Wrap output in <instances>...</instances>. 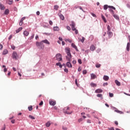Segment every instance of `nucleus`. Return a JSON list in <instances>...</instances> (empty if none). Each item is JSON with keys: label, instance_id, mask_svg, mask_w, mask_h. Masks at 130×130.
<instances>
[{"label": "nucleus", "instance_id": "obj_35", "mask_svg": "<svg viewBox=\"0 0 130 130\" xmlns=\"http://www.w3.org/2000/svg\"><path fill=\"white\" fill-rule=\"evenodd\" d=\"M97 97H100V98H101L102 100L103 99L102 94H98Z\"/></svg>", "mask_w": 130, "mask_h": 130}, {"label": "nucleus", "instance_id": "obj_41", "mask_svg": "<svg viewBox=\"0 0 130 130\" xmlns=\"http://www.w3.org/2000/svg\"><path fill=\"white\" fill-rule=\"evenodd\" d=\"M109 11L111 13V14H112V15H114V11L112 9H109Z\"/></svg>", "mask_w": 130, "mask_h": 130}, {"label": "nucleus", "instance_id": "obj_20", "mask_svg": "<svg viewBox=\"0 0 130 130\" xmlns=\"http://www.w3.org/2000/svg\"><path fill=\"white\" fill-rule=\"evenodd\" d=\"M75 9H80V10H81V11L85 12V11H84V10H83V8H82V7L81 6H76L75 7Z\"/></svg>", "mask_w": 130, "mask_h": 130}, {"label": "nucleus", "instance_id": "obj_16", "mask_svg": "<svg viewBox=\"0 0 130 130\" xmlns=\"http://www.w3.org/2000/svg\"><path fill=\"white\" fill-rule=\"evenodd\" d=\"M7 3L8 5H13V0H7Z\"/></svg>", "mask_w": 130, "mask_h": 130}, {"label": "nucleus", "instance_id": "obj_2", "mask_svg": "<svg viewBox=\"0 0 130 130\" xmlns=\"http://www.w3.org/2000/svg\"><path fill=\"white\" fill-rule=\"evenodd\" d=\"M68 110H70V107H67L64 108L63 112L66 114H72V112H69Z\"/></svg>", "mask_w": 130, "mask_h": 130}, {"label": "nucleus", "instance_id": "obj_44", "mask_svg": "<svg viewBox=\"0 0 130 130\" xmlns=\"http://www.w3.org/2000/svg\"><path fill=\"white\" fill-rule=\"evenodd\" d=\"M83 75H86L87 74V70H83Z\"/></svg>", "mask_w": 130, "mask_h": 130}, {"label": "nucleus", "instance_id": "obj_39", "mask_svg": "<svg viewBox=\"0 0 130 130\" xmlns=\"http://www.w3.org/2000/svg\"><path fill=\"white\" fill-rule=\"evenodd\" d=\"M126 49L128 51L129 50V43L127 44Z\"/></svg>", "mask_w": 130, "mask_h": 130}, {"label": "nucleus", "instance_id": "obj_58", "mask_svg": "<svg viewBox=\"0 0 130 130\" xmlns=\"http://www.w3.org/2000/svg\"><path fill=\"white\" fill-rule=\"evenodd\" d=\"M34 36H35V35L33 34V35L30 37V39H33V38H34Z\"/></svg>", "mask_w": 130, "mask_h": 130}, {"label": "nucleus", "instance_id": "obj_38", "mask_svg": "<svg viewBox=\"0 0 130 130\" xmlns=\"http://www.w3.org/2000/svg\"><path fill=\"white\" fill-rule=\"evenodd\" d=\"M28 109L29 111H31V110H33V107H32V106H30L29 107H28Z\"/></svg>", "mask_w": 130, "mask_h": 130}, {"label": "nucleus", "instance_id": "obj_22", "mask_svg": "<svg viewBox=\"0 0 130 130\" xmlns=\"http://www.w3.org/2000/svg\"><path fill=\"white\" fill-rule=\"evenodd\" d=\"M115 83L117 86H120L121 84L117 80H115Z\"/></svg>", "mask_w": 130, "mask_h": 130}, {"label": "nucleus", "instance_id": "obj_29", "mask_svg": "<svg viewBox=\"0 0 130 130\" xmlns=\"http://www.w3.org/2000/svg\"><path fill=\"white\" fill-rule=\"evenodd\" d=\"M113 17L116 19V20H119V17L117 16V15L114 14L113 15Z\"/></svg>", "mask_w": 130, "mask_h": 130}, {"label": "nucleus", "instance_id": "obj_61", "mask_svg": "<svg viewBox=\"0 0 130 130\" xmlns=\"http://www.w3.org/2000/svg\"><path fill=\"white\" fill-rule=\"evenodd\" d=\"M91 15L93 17H96V15L94 13H91Z\"/></svg>", "mask_w": 130, "mask_h": 130}, {"label": "nucleus", "instance_id": "obj_33", "mask_svg": "<svg viewBox=\"0 0 130 130\" xmlns=\"http://www.w3.org/2000/svg\"><path fill=\"white\" fill-rule=\"evenodd\" d=\"M65 41H66V42H69L70 43H72V40L70 39H65Z\"/></svg>", "mask_w": 130, "mask_h": 130}, {"label": "nucleus", "instance_id": "obj_4", "mask_svg": "<svg viewBox=\"0 0 130 130\" xmlns=\"http://www.w3.org/2000/svg\"><path fill=\"white\" fill-rule=\"evenodd\" d=\"M108 8H109V9H112L113 10H115V7H113V6H108L107 5H105L104 6V10H107V9H108Z\"/></svg>", "mask_w": 130, "mask_h": 130}, {"label": "nucleus", "instance_id": "obj_47", "mask_svg": "<svg viewBox=\"0 0 130 130\" xmlns=\"http://www.w3.org/2000/svg\"><path fill=\"white\" fill-rule=\"evenodd\" d=\"M109 96H110V97H111V98H112V97H113V96H114V94H113V93H109Z\"/></svg>", "mask_w": 130, "mask_h": 130}, {"label": "nucleus", "instance_id": "obj_62", "mask_svg": "<svg viewBox=\"0 0 130 130\" xmlns=\"http://www.w3.org/2000/svg\"><path fill=\"white\" fill-rule=\"evenodd\" d=\"M74 31H75L76 34H78V30L76 29Z\"/></svg>", "mask_w": 130, "mask_h": 130}, {"label": "nucleus", "instance_id": "obj_63", "mask_svg": "<svg viewBox=\"0 0 130 130\" xmlns=\"http://www.w3.org/2000/svg\"><path fill=\"white\" fill-rule=\"evenodd\" d=\"M0 49H3V45L0 44Z\"/></svg>", "mask_w": 130, "mask_h": 130}, {"label": "nucleus", "instance_id": "obj_50", "mask_svg": "<svg viewBox=\"0 0 130 130\" xmlns=\"http://www.w3.org/2000/svg\"><path fill=\"white\" fill-rule=\"evenodd\" d=\"M67 29H68L69 30V31H71V27L67 26Z\"/></svg>", "mask_w": 130, "mask_h": 130}, {"label": "nucleus", "instance_id": "obj_1", "mask_svg": "<svg viewBox=\"0 0 130 130\" xmlns=\"http://www.w3.org/2000/svg\"><path fill=\"white\" fill-rule=\"evenodd\" d=\"M65 50L68 55L66 56V59L68 61H71V60L72 59V54H71V50L69 48H66Z\"/></svg>", "mask_w": 130, "mask_h": 130}, {"label": "nucleus", "instance_id": "obj_59", "mask_svg": "<svg viewBox=\"0 0 130 130\" xmlns=\"http://www.w3.org/2000/svg\"><path fill=\"white\" fill-rule=\"evenodd\" d=\"M87 123H91V120H87Z\"/></svg>", "mask_w": 130, "mask_h": 130}, {"label": "nucleus", "instance_id": "obj_48", "mask_svg": "<svg viewBox=\"0 0 130 130\" xmlns=\"http://www.w3.org/2000/svg\"><path fill=\"white\" fill-rule=\"evenodd\" d=\"M23 25V21H20L19 22V26H22Z\"/></svg>", "mask_w": 130, "mask_h": 130}, {"label": "nucleus", "instance_id": "obj_26", "mask_svg": "<svg viewBox=\"0 0 130 130\" xmlns=\"http://www.w3.org/2000/svg\"><path fill=\"white\" fill-rule=\"evenodd\" d=\"M59 18H61V20H64V16H63V15L62 14H60L59 15Z\"/></svg>", "mask_w": 130, "mask_h": 130}, {"label": "nucleus", "instance_id": "obj_21", "mask_svg": "<svg viewBox=\"0 0 130 130\" xmlns=\"http://www.w3.org/2000/svg\"><path fill=\"white\" fill-rule=\"evenodd\" d=\"M8 52H9V51H8L7 49H5L3 51V54H4V55L8 54Z\"/></svg>", "mask_w": 130, "mask_h": 130}, {"label": "nucleus", "instance_id": "obj_53", "mask_svg": "<svg viewBox=\"0 0 130 130\" xmlns=\"http://www.w3.org/2000/svg\"><path fill=\"white\" fill-rule=\"evenodd\" d=\"M64 72H65L66 73H68V72H69V70H68V69H67V68H65V69H64Z\"/></svg>", "mask_w": 130, "mask_h": 130}, {"label": "nucleus", "instance_id": "obj_14", "mask_svg": "<svg viewBox=\"0 0 130 130\" xmlns=\"http://www.w3.org/2000/svg\"><path fill=\"white\" fill-rule=\"evenodd\" d=\"M42 42L43 43H46V44H48V45L50 44V43L47 40H43L42 41Z\"/></svg>", "mask_w": 130, "mask_h": 130}, {"label": "nucleus", "instance_id": "obj_19", "mask_svg": "<svg viewBox=\"0 0 130 130\" xmlns=\"http://www.w3.org/2000/svg\"><path fill=\"white\" fill-rule=\"evenodd\" d=\"M67 66L68 68H72L73 66H72V63L70 62H67Z\"/></svg>", "mask_w": 130, "mask_h": 130}, {"label": "nucleus", "instance_id": "obj_12", "mask_svg": "<svg viewBox=\"0 0 130 130\" xmlns=\"http://www.w3.org/2000/svg\"><path fill=\"white\" fill-rule=\"evenodd\" d=\"M79 40L83 43H84V41H85V38H84L83 37H80L79 38Z\"/></svg>", "mask_w": 130, "mask_h": 130}, {"label": "nucleus", "instance_id": "obj_55", "mask_svg": "<svg viewBox=\"0 0 130 130\" xmlns=\"http://www.w3.org/2000/svg\"><path fill=\"white\" fill-rule=\"evenodd\" d=\"M62 129L67 130V129H68V127H65V126H63V127H62Z\"/></svg>", "mask_w": 130, "mask_h": 130}, {"label": "nucleus", "instance_id": "obj_3", "mask_svg": "<svg viewBox=\"0 0 130 130\" xmlns=\"http://www.w3.org/2000/svg\"><path fill=\"white\" fill-rule=\"evenodd\" d=\"M56 57L58 61H61V60H62V56H61V54H60V53L57 54L56 55Z\"/></svg>", "mask_w": 130, "mask_h": 130}, {"label": "nucleus", "instance_id": "obj_23", "mask_svg": "<svg viewBox=\"0 0 130 130\" xmlns=\"http://www.w3.org/2000/svg\"><path fill=\"white\" fill-rule=\"evenodd\" d=\"M0 9L2 10H5V6H4V5L1 3H0Z\"/></svg>", "mask_w": 130, "mask_h": 130}, {"label": "nucleus", "instance_id": "obj_40", "mask_svg": "<svg viewBox=\"0 0 130 130\" xmlns=\"http://www.w3.org/2000/svg\"><path fill=\"white\" fill-rule=\"evenodd\" d=\"M95 67L97 68H100L101 67V64L97 63L95 64Z\"/></svg>", "mask_w": 130, "mask_h": 130}, {"label": "nucleus", "instance_id": "obj_34", "mask_svg": "<svg viewBox=\"0 0 130 130\" xmlns=\"http://www.w3.org/2000/svg\"><path fill=\"white\" fill-rule=\"evenodd\" d=\"M116 112H117V113H120V114H123V112L120 111L119 110H115Z\"/></svg>", "mask_w": 130, "mask_h": 130}, {"label": "nucleus", "instance_id": "obj_52", "mask_svg": "<svg viewBox=\"0 0 130 130\" xmlns=\"http://www.w3.org/2000/svg\"><path fill=\"white\" fill-rule=\"evenodd\" d=\"M25 19H26V17H23L21 19L20 21L23 22V20H25Z\"/></svg>", "mask_w": 130, "mask_h": 130}, {"label": "nucleus", "instance_id": "obj_31", "mask_svg": "<svg viewBox=\"0 0 130 130\" xmlns=\"http://www.w3.org/2000/svg\"><path fill=\"white\" fill-rule=\"evenodd\" d=\"M9 13H10V11L9 10V9H6L5 11V14L9 15Z\"/></svg>", "mask_w": 130, "mask_h": 130}, {"label": "nucleus", "instance_id": "obj_51", "mask_svg": "<svg viewBox=\"0 0 130 130\" xmlns=\"http://www.w3.org/2000/svg\"><path fill=\"white\" fill-rule=\"evenodd\" d=\"M1 130H6V125H4Z\"/></svg>", "mask_w": 130, "mask_h": 130}, {"label": "nucleus", "instance_id": "obj_24", "mask_svg": "<svg viewBox=\"0 0 130 130\" xmlns=\"http://www.w3.org/2000/svg\"><path fill=\"white\" fill-rule=\"evenodd\" d=\"M54 31H59V28L57 26H55L53 27Z\"/></svg>", "mask_w": 130, "mask_h": 130}, {"label": "nucleus", "instance_id": "obj_15", "mask_svg": "<svg viewBox=\"0 0 130 130\" xmlns=\"http://www.w3.org/2000/svg\"><path fill=\"white\" fill-rule=\"evenodd\" d=\"M95 93H102V92H103V90L101 89H98L95 90Z\"/></svg>", "mask_w": 130, "mask_h": 130}, {"label": "nucleus", "instance_id": "obj_8", "mask_svg": "<svg viewBox=\"0 0 130 130\" xmlns=\"http://www.w3.org/2000/svg\"><path fill=\"white\" fill-rule=\"evenodd\" d=\"M49 104H50V105H51L52 106H54V105H55V104H56V102H55L54 101H50Z\"/></svg>", "mask_w": 130, "mask_h": 130}, {"label": "nucleus", "instance_id": "obj_13", "mask_svg": "<svg viewBox=\"0 0 130 130\" xmlns=\"http://www.w3.org/2000/svg\"><path fill=\"white\" fill-rule=\"evenodd\" d=\"M107 34L108 35L109 38H111L113 35V34L111 31H108Z\"/></svg>", "mask_w": 130, "mask_h": 130}, {"label": "nucleus", "instance_id": "obj_32", "mask_svg": "<svg viewBox=\"0 0 130 130\" xmlns=\"http://www.w3.org/2000/svg\"><path fill=\"white\" fill-rule=\"evenodd\" d=\"M58 6L57 5H55L54 6V10H55L56 11H57V10H58Z\"/></svg>", "mask_w": 130, "mask_h": 130}, {"label": "nucleus", "instance_id": "obj_25", "mask_svg": "<svg viewBox=\"0 0 130 130\" xmlns=\"http://www.w3.org/2000/svg\"><path fill=\"white\" fill-rule=\"evenodd\" d=\"M102 19H103V20L105 23H106L107 22L106 21V18H105V17L103 15H102Z\"/></svg>", "mask_w": 130, "mask_h": 130}, {"label": "nucleus", "instance_id": "obj_9", "mask_svg": "<svg viewBox=\"0 0 130 130\" xmlns=\"http://www.w3.org/2000/svg\"><path fill=\"white\" fill-rule=\"evenodd\" d=\"M71 45L73 48H75L76 51H79V49H78V47H77V46H76L75 44L72 43Z\"/></svg>", "mask_w": 130, "mask_h": 130}, {"label": "nucleus", "instance_id": "obj_5", "mask_svg": "<svg viewBox=\"0 0 130 130\" xmlns=\"http://www.w3.org/2000/svg\"><path fill=\"white\" fill-rule=\"evenodd\" d=\"M12 58H13V59H18V58H19V56H18V54L16 52V51H14L13 52Z\"/></svg>", "mask_w": 130, "mask_h": 130}, {"label": "nucleus", "instance_id": "obj_54", "mask_svg": "<svg viewBox=\"0 0 130 130\" xmlns=\"http://www.w3.org/2000/svg\"><path fill=\"white\" fill-rule=\"evenodd\" d=\"M107 85H108V83L107 82L103 84L104 87H105V86H107Z\"/></svg>", "mask_w": 130, "mask_h": 130}, {"label": "nucleus", "instance_id": "obj_57", "mask_svg": "<svg viewBox=\"0 0 130 130\" xmlns=\"http://www.w3.org/2000/svg\"><path fill=\"white\" fill-rule=\"evenodd\" d=\"M115 124H116V125H118V122H117V121H115Z\"/></svg>", "mask_w": 130, "mask_h": 130}, {"label": "nucleus", "instance_id": "obj_11", "mask_svg": "<svg viewBox=\"0 0 130 130\" xmlns=\"http://www.w3.org/2000/svg\"><path fill=\"white\" fill-rule=\"evenodd\" d=\"M91 76V79L92 80H94V79H96V78H97V76H96V75L93 73L90 74Z\"/></svg>", "mask_w": 130, "mask_h": 130}, {"label": "nucleus", "instance_id": "obj_60", "mask_svg": "<svg viewBox=\"0 0 130 130\" xmlns=\"http://www.w3.org/2000/svg\"><path fill=\"white\" fill-rule=\"evenodd\" d=\"M15 119H13V120H11L12 123H15Z\"/></svg>", "mask_w": 130, "mask_h": 130}, {"label": "nucleus", "instance_id": "obj_30", "mask_svg": "<svg viewBox=\"0 0 130 130\" xmlns=\"http://www.w3.org/2000/svg\"><path fill=\"white\" fill-rule=\"evenodd\" d=\"M23 27H19L18 29L16 30V33H19L20 31H22Z\"/></svg>", "mask_w": 130, "mask_h": 130}, {"label": "nucleus", "instance_id": "obj_10", "mask_svg": "<svg viewBox=\"0 0 130 130\" xmlns=\"http://www.w3.org/2000/svg\"><path fill=\"white\" fill-rule=\"evenodd\" d=\"M90 49L91 50V51H94L95 49H96V47H95V46L94 45H91L90 47Z\"/></svg>", "mask_w": 130, "mask_h": 130}, {"label": "nucleus", "instance_id": "obj_7", "mask_svg": "<svg viewBox=\"0 0 130 130\" xmlns=\"http://www.w3.org/2000/svg\"><path fill=\"white\" fill-rule=\"evenodd\" d=\"M70 26L72 27V29L73 30V31H75L76 29V24L75 23V22L74 21H72L71 22V24H70Z\"/></svg>", "mask_w": 130, "mask_h": 130}, {"label": "nucleus", "instance_id": "obj_27", "mask_svg": "<svg viewBox=\"0 0 130 130\" xmlns=\"http://www.w3.org/2000/svg\"><path fill=\"white\" fill-rule=\"evenodd\" d=\"M90 86L91 87H97V84L92 82L91 83H90Z\"/></svg>", "mask_w": 130, "mask_h": 130}, {"label": "nucleus", "instance_id": "obj_56", "mask_svg": "<svg viewBox=\"0 0 130 130\" xmlns=\"http://www.w3.org/2000/svg\"><path fill=\"white\" fill-rule=\"evenodd\" d=\"M49 24H50V25H52V24H53V23L52 22V21L50 20L49 21Z\"/></svg>", "mask_w": 130, "mask_h": 130}, {"label": "nucleus", "instance_id": "obj_42", "mask_svg": "<svg viewBox=\"0 0 130 130\" xmlns=\"http://www.w3.org/2000/svg\"><path fill=\"white\" fill-rule=\"evenodd\" d=\"M107 29H108V32L110 31V30H111V28H110V26L109 25L107 26Z\"/></svg>", "mask_w": 130, "mask_h": 130}, {"label": "nucleus", "instance_id": "obj_6", "mask_svg": "<svg viewBox=\"0 0 130 130\" xmlns=\"http://www.w3.org/2000/svg\"><path fill=\"white\" fill-rule=\"evenodd\" d=\"M37 46L38 47H40V48H42V46H43V43L42 41L41 42H37L36 43Z\"/></svg>", "mask_w": 130, "mask_h": 130}, {"label": "nucleus", "instance_id": "obj_64", "mask_svg": "<svg viewBox=\"0 0 130 130\" xmlns=\"http://www.w3.org/2000/svg\"><path fill=\"white\" fill-rule=\"evenodd\" d=\"M109 130H114V128L111 127V128H109Z\"/></svg>", "mask_w": 130, "mask_h": 130}, {"label": "nucleus", "instance_id": "obj_28", "mask_svg": "<svg viewBox=\"0 0 130 130\" xmlns=\"http://www.w3.org/2000/svg\"><path fill=\"white\" fill-rule=\"evenodd\" d=\"M56 65L57 66H59V68H62V65H61V63H60V62L56 63Z\"/></svg>", "mask_w": 130, "mask_h": 130}, {"label": "nucleus", "instance_id": "obj_43", "mask_svg": "<svg viewBox=\"0 0 130 130\" xmlns=\"http://www.w3.org/2000/svg\"><path fill=\"white\" fill-rule=\"evenodd\" d=\"M29 117L30 118H31V119H35V117H34L33 116H32V115H29Z\"/></svg>", "mask_w": 130, "mask_h": 130}, {"label": "nucleus", "instance_id": "obj_37", "mask_svg": "<svg viewBox=\"0 0 130 130\" xmlns=\"http://www.w3.org/2000/svg\"><path fill=\"white\" fill-rule=\"evenodd\" d=\"M3 68H4V73H6L8 71V69H7V68H6V66L3 65Z\"/></svg>", "mask_w": 130, "mask_h": 130}, {"label": "nucleus", "instance_id": "obj_45", "mask_svg": "<svg viewBox=\"0 0 130 130\" xmlns=\"http://www.w3.org/2000/svg\"><path fill=\"white\" fill-rule=\"evenodd\" d=\"M78 62L80 64H82V60L81 59H79Z\"/></svg>", "mask_w": 130, "mask_h": 130}, {"label": "nucleus", "instance_id": "obj_18", "mask_svg": "<svg viewBox=\"0 0 130 130\" xmlns=\"http://www.w3.org/2000/svg\"><path fill=\"white\" fill-rule=\"evenodd\" d=\"M23 35H24V36H28L29 35V32H28V31L27 30H25L23 32Z\"/></svg>", "mask_w": 130, "mask_h": 130}, {"label": "nucleus", "instance_id": "obj_36", "mask_svg": "<svg viewBox=\"0 0 130 130\" xmlns=\"http://www.w3.org/2000/svg\"><path fill=\"white\" fill-rule=\"evenodd\" d=\"M46 126H47V127H49V126H50V122L48 121L47 123H46Z\"/></svg>", "mask_w": 130, "mask_h": 130}, {"label": "nucleus", "instance_id": "obj_46", "mask_svg": "<svg viewBox=\"0 0 130 130\" xmlns=\"http://www.w3.org/2000/svg\"><path fill=\"white\" fill-rule=\"evenodd\" d=\"M11 48H12V49H13V50H15V49L16 48V47H15V46H14V45H12V46H11Z\"/></svg>", "mask_w": 130, "mask_h": 130}, {"label": "nucleus", "instance_id": "obj_17", "mask_svg": "<svg viewBox=\"0 0 130 130\" xmlns=\"http://www.w3.org/2000/svg\"><path fill=\"white\" fill-rule=\"evenodd\" d=\"M103 79L105 81H108L109 80V77L108 76L105 75L103 77Z\"/></svg>", "mask_w": 130, "mask_h": 130}, {"label": "nucleus", "instance_id": "obj_49", "mask_svg": "<svg viewBox=\"0 0 130 130\" xmlns=\"http://www.w3.org/2000/svg\"><path fill=\"white\" fill-rule=\"evenodd\" d=\"M40 106H42L43 105V101H41L39 104Z\"/></svg>", "mask_w": 130, "mask_h": 130}]
</instances>
